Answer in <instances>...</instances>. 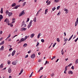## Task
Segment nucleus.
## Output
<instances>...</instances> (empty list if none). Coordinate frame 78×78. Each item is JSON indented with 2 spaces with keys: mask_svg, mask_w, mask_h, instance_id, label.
Returning <instances> with one entry per match:
<instances>
[{
  "mask_svg": "<svg viewBox=\"0 0 78 78\" xmlns=\"http://www.w3.org/2000/svg\"><path fill=\"white\" fill-rule=\"evenodd\" d=\"M27 26L26 24H25V22H24V21H23L22 23V26L21 27H25Z\"/></svg>",
  "mask_w": 78,
  "mask_h": 78,
  "instance_id": "20e7f679",
  "label": "nucleus"
},
{
  "mask_svg": "<svg viewBox=\"0 0 78 78\" xmlns=\"http://www.w3.org/2000/svg\"><path fill=\"white\" fill-rule=\"evenodd\" d=\"M50 3H51V2L49 1L48 2V3L47 4V5H50Z\"/></svg>",
  "mask_w": 78,
  "mask_h": 78,
  "instance_id": "f704fd0d",
  "label": "nucleus"
},
{
  "mask_svg": "<svg viewBox=\"0 0 78 78\" xmlns=\"http://www.w3.org/2000/svg\"><path fill=\"white\" fill-rule=\"evenodd\" d=\"M8 41H11V38H10L8 40Z\"/></svg>",
  "mask_w": 78,
  "mask_h": 78,
  "instance_id": "0e129e2a",
  "label": "nucleus"
},
{
  "mask_svg": "<svg viewBox=\"0 0 78 78\" xmlns=\"http://www.w3.org/2000/svg\"><path fill=\"white\" fill-rule=\"evenodd\" d=\"M9 12L8 11V10H6V11L5 12V14H8L9 13Z\"/></svg>",
  "mask_w": 78,
  "mask_h": 78,
  "instance_id": "72a5a7b5",
  "label": "nucleus"
},
{
  "mask_svg": "<svg viewBox=\"0 0 78 78\" xmlns=\"http://www.w3.org/2000/svg\"><path fill=\"white\" fill-rule=\"evenodd\" d=\"M5 43V41H3L1 43H0V45H3Z\"/></svg>",
  "mask_w": 78,
  "mask_h": 78,
  "instance_id": "a211bd4d",
  "label": "nucleus"
},
{
  "mask_svg": "<svg viewBox=\"0 0 78 78\" xmlns=\"http://www.w3.org/2000/svg\"><path fill=\"white\" fill-rule=\"evenodd\" d=\"M68 41V39L67 38H66L64 41V42H67Z\"/></svg>",
  "mask_w": 78,
  "mask_h": 78,
  "instance_id": "603ef678",
  "label": "nucleus"
},
{
  "mask_svg": "<svg viewBox=\"0 0 78 78\" xmlns=\"http://www.w3.org/2000/svg\"><path fill=\"white\" fill-rule=\"evenodd\" d=\"M31 58L32 59H33V58H35V55L34 54H32L31 56Z\"/></svg>",
  "mask_w": 78,
  "mask_h": 78,
  "instance_id": "1a4fd4ad",
  "label": "nucleus"
},
{
  "mask_svg": "<svg viewBox=\"0 0 78 78\" xmlns=\"http://www.w3.org/2000/svg\"><path fill=\"white\" fill-rule=\"evenodd\" d=\"M67 67H68V66H66L65 67V71H67Z\"/></svg>",
  "mask_w": 78,
  "mask_h": 78,
  "instance_id": "7c9ffc66",
  "label": "nucleus"
},
{
  "mask_svg": "<svg viewBox=\"0 0 78 78\" xmlns=\"http://www.w3.org/2000/svg\"><path fill=\"white\" fill-rule=\"evenodd\" d=\"M71 69L73 70L74 69V66H72V67L71 68Z\"/></svg>",
  "mask_w": 78,
  "mask_h": 78,
  "instance_id": "864d4df0",
  "label": "nucleus"
},
{
  "mask_svg": "<svg viewBox=\"0 0 78 78\" xmlns=\"http://www.w3.org/2000/svg\"><path fill=\"white\" fill-rule=\"evenodd\" d=\"M39 44V43H37V45H36V47H38V45Z\"/></svg>",
  "mask_w": 78,
  "mask_h": 78,
  "instance_id": "6e6d98bb",
  "label": "nucleus"
},
{
  "mask_svg": "<svg viewBox=\"0 0 78 78\" xmlns=\"http://www.w3.org/2000/svg\"><path fill=\"white\" fill-rule=\"evenodd\" d=\"M28 55H27L26 56H25V58H28Z\"/></svg>",
  "mask_w": 78,
  "mask_h": 78,
  "instance_id": "3c124183",
  "label": "nucleus"
},
{
  "mask_svg": "<svg viewBox=\"0 0 78 78\" xmlns=\"http://www.w3.org/2000/svg\"><path fill=\"white\" fill-rule=\"evenodd\" d=\"M55 58H56V56H53L52 58H51V60H53V59H55Z\"/></svg>",
  "mask_w": 78,
  "mask_h": 78,
  "instance_id": "c9c22d12",
  "label": "nucleus"
},
{
  "mask_svg": "<svg viewBox=\"0 0 78 78\" xmlns=\"http://www.w3.org/2000/svg\"><path fill=\"white\" fill-rule=\"evenodd\" d=\"M78 37H77L76 39L74 40L75 42H76L78 41Z\"/></svg>",
  "mask_w": 78,
  "mask_h": 78,
  "instance_id": "a18cd8bd",
  "label": "nucleus"
},
{
  "mask_svg": "<svg viewBox=\"0 0 78 78\" xmlns=\"http://www.w3.org/2000/svg\"><path fill=\"white\" fill-rule=\"evenodd\" d=\"M4 50V47H3V46H2V47L0 49V50Z\"/></svg>",
  "mask_w": 78,
  "mask_h": 78,
  "instance_id": "4be33fe9",
  "label": "nucleus"
},
{
  "mask_svg": "<svg viewBox=\"0 0 78 78\" xmlns=\"http://www.w3.org/2000/svg\"><path fill=\"white\" fill-rule=\"evenodd\" d=\"M29 20H30V18H27V20L26 22L27 23L28 22H29Z\"/></svg>",
  "mask_w": 78,
  "mask_h": 78,
  "instance_id": "8fccbe9b",
  "label": "nucleus"
},
{
  "mask_svg": "<svg viewBox=\"0 0 78 78\" xmlns=\"http://www.w3.org/2000/svg\"><path fill=\"white\" fill-rule=\"evenodd\" d=\"M8 37H11V34H9L8 36Z\"/></svg>",
  "mask_w": 78,
  "mask_h": 78,
  "instance_id": "052dcab7",
  "label": "nucleus"
},
{
  "mask_svg": "<svg viewBox=\"0 0 78 78\" xmlns=\"http://www.w3.org/2000/svg\"><path fill=\"white\" fill-rule=\"evenodd\" d=\"M47 63H48V61H46V62H45V63L44 64V65H45V66L46 65V64H47Z\"/></svg>",
  "mask_w": 78,
  "mask_h": 78,
  "instance_id": "09e8293b",
  "label": "nucleus"
},
{
  "mask_svg": "<svg viewBox=\"0 0 78 78\" xmlns=\"http://www.w3.org/2000/svg\"><path fill=\"white\" fill-rule=\"evenodd\" d=\"M33 21L35 22H36V17H34L33 20Z\"/></svg>",
  "mask_w": 78,
  "mask_h": 78,
  "instance_id": "aec40b11",
  "label": "nucleus"
},
{
  "mask_svg": "<svg viewBox=\"0 0 78 78\" xmlns=\"http://www.w3.org/2000/svg\"><path fill=\"white\" fill-rule=\"evenodd\" d=\"M61 52L62 53V55H64V51H63V49L62 50Z\"/></svg>",
  "mask_w": 78,
  "mask_h": 78,
  "instance_id": "2f4dec72",
  "label": "nucleus"
},
{
  "mask_svg": "<svg viewBox=\"0 0 78 78\" xmlns=\"http://www.w3.org/2000/svg\"><path fill=\"white\" fill-rule=\"evenodd\" d=\"M8 72L9 73H11V72H12V70L11 69V68H9Z\"/></svg>",
  "mask_w": 78,
  "mask_h": 78,
  "instance_id": "9d476101",
  "label": "nucleus"
},
{
  "mask_svg": "<svg viewBox=\"0 0 78 78\" xmlns=\"http://www.w3.org/2000/svg\"><path fill=\"white\" fill-rule=\"evenodd\" d=\"M57 42H59V38H57Z\"/></svg>",
  "mask_w": 78,
  "mask_h": 78,
  "instance_id": "c03bdc74",
  "label": "nucleus"
},
{
  "mask_svg": "<svg viewBox=\"0 0 78 78\" xmlns=\"http://www.w3.org/2000/svg\"><path fill=\"white\" fill-rule=\"evenodd\" d=\"M25 11L24 10H23L21 13H20L19 15V16L20 17V16H23L25 14V13L24 12Z\"/></svg>",
  "mask_w": 78,
  "mask_h": 78,
  "instance_id": "f257e3e1",
  "label": "nucleus"
},
{
  "mask_svg": "<svg viewBox=\"0 0 78 78\" xmlns=\"http://www.w3.org/2000/svg\"><path fill=\"white\" fill-rule=\"evenodd\" d=\"M34 34H32L30 35V37L31 38H33L34 36Z\"/></svg>",
  "mask_w": 78,
  "mask_h": 78,
  "instance_id": "dca6fc26",
  "label": "nucleus"
},
{
  "mask_svg": "<svg viewBox=\"0 0 78 78\" xmlns=\"http://www.w3.org/2000/svg\"><path fill=\"white\" fill-rule=\"evenodd\" d=\"M31 53V51H29L28 52V53Z\"/></svg>",
  "mask_w": 78,
  "mask_h": 78,
  "instance_id": "69168bd1",
  "label": "nucleus"
},
{
  "mask_svg": "<svg viewBox=\"0 0 78 78\" xmlns=\"http://www.w3.org/2000/svg\"><path fill=\"white\" fill-rule=\"evenodd\" d=\"M43 67H41L40 69V70H42V69H43Z\"/></svg>",
  "mask_w": 78,
  "mask_h": 78,
  "instance_id": "338daca9",
  "label": "nucleus"
},
{
  "mask_svg": "<svg viewBox=\"0 0 78 78\" xmlns=\"http://www.w3.org/2000/svg\"><path fill=\"white\" fill-rule=\"evenodd\" d=\"M33 74V72H32L31 73V75H30V76H29V77L30 78V77H31Z\"/></svg>",
  "mask_w": 78,
  "mask_h": 78,
  "instance_id": "473e14b6",
  "label": "nucleus"
},
{
  "mask_svg": "<svg viewBox=\"0 0 78 78\" xmlns=\"http://www.w3.org/2000/svg\"><path fill=\"white\" fill-rule=\"evenodd\" d=\"M27 44L25 43L23 45V47H27Z\"/></svg>",
  "mask_w": 78,
  "mask_h": 78,
  "instance_id": "412c9836",
  "label": "nucleus"
},
{
  "mask_svg": "<svg viewBox=\"0 0 78 78\" xmlns=\"http://www.w3.org/2000/svg\"><path fill=\"white\" fill-rule=\"evenodd\" d=\"M8 14L9 15V17H10V16H12V13L11 12H9Z\"/></svg>",
  "mask_w": 78,
  "mask_h": 78,
  "instance_id": "2eb2a0df",
  "label": "nucleus"
},
{
  "mask_svg": "<svg viewBox=\"0 0 78 78\" xmlns=\"http://www.w3.org/2000/svg\"><path fill=\"white\" fill-rule=\"evenodd\" d=\"M3 33V31H0V34H2Z\"/></svg>",
  "mask_w": 78,
  "mask_h": 78,
  "instance_id": "5fc2aeb1",
  "label": "nucleus"
},
{
  "mask_svg": "<svg viewBox=\"0 0 78 78\" xmlns=\"http://www.w3.org/2000/svg\"><path fill=\"white\" fill-rule=\"evenodd\" d=\"M64 34H65V36H66V33L64 32Z\"/></svg>",
  "mask_w": 78,
  "mask_h": 78,
  "instance_id": "774afa93",
  "label": "nucleus"
},
{
  "mask_svg": "<svg viewBox=\"0 0 78 78\" xmlns=\"http://www.w3.org/2000/svg\"><path fill=\"white\" fill-rule=\"evenodd\" d=\"M78 17L77 19V20L76 21L75 23V27H76L77 26V25H78Z\"/></svg>",
  "mask_w": 78,
  "mask_h": 78,
  "instance_id": "39448f33",
  "label": "nucleus"
},
{
  "mask_svg": "<svg viewBox=\"0 0 78 78\" xmlns=\"http://www.w3.org/2000/svg\"><path fill=\"white\" fill-rule=\"evenodd\" d=\"M11 54H9L8 55V57H10V56H11Z\"/></svg>",
  "mask_w": 78,
  "mask_h": 78,
  "instance_id": "bf43d9fd",
  "label": "nucleus"
},
{
  "mask_svg": "<svg viewBox=\"0 0 78 78\" xmlns=\"http://www.w3.org/2000/svg\"><path fill=\"white\" fill-rule=\"evenodd\" d=\"M26 30H27V28H25L24 27H23L21 28V31H26Z\"/></svg>",
  "mask_w": 78,
  "mask_h": 78,
  "instance_id": "6e6552de",
  "label": "nucleus"
},
{
  "mask_svg": "<svg viewBox=\"0 0 78 78\" xmlns=\"http://www.w3.org/2000/svg\"><path fill=\"white\" fill-rule=\"evenodd\" d=\"M6 22L7 23H9V20L8 18H6L4 21V22Z\"/></svg>",
  "mask_w": 78,
  "mask_h": 78,
  "instance_id": "0eeeda50",
  "label": "nucleus"
},
{
  "mask_svg": "<svg viewBox=\"0 0 78 78\" xmlns=\"http://www.w3.org/2000/svg\"><path fill=\"white\" fill-rule=\"evenodd\" d=\"M56 43H55L53 44V48H54V47H55V46L56 45Z\"/></svg>",
  "mask_w": 78,
  "mask_h": 78,
  "instance_id": "c85d7f7f",
  "label": "nucleus"
},
{
  "mask_svg": "<svg viewBox=\"0 0 78 78\" xmlns=\"http://www.w3.org/2000/svg\"><path fill=\"white\" fill-rule=\"evenodd\" d=\"M0 12L1 14H3V8H1Z\"/></svg>",
  "mask_w": 78,
  "mask_h": 78,
  "instance_id": "b1692460",
  "label": "nucleus"
},
{
  "mask_svg": "<svg viewBox=\"0 0 78 78\" xmlns=\"http://www.w3.org/2000/svg\"><path fill=\"white\" fill-rule=\"evenodd\" d=\"M25 41V38H22L21 40L19 42H18L17 44H20V43H21L22 42H24Z\"/></svg>",
  "mask_w": 78,
  "mask_h": 78,
  "instance_id": "7ed1b4c3",
  "label": "nucleus"
},
{
  "mask_svg": "<svg viewBox=\"0 0 78 78\" xmlns=\"http://www.w3.org/2000/svg\"><path fill=\"white\" fill-rule=\"evenodd\" d=\"M41 35H42V34H41V33H39V34H38L37 35V38L39 39V37H40V36H41Z\"/></svg>",
  "mask_w": 78,
  "mask_h": 78,
  "instance_id": "ddd939ff",
  "label": "nucleus"
},
{
  "mask_svg": "<svg viewBox=\"0 0 78 78\" xmlns=\"http://www.w3.org/2000/svg\"><path fill=\"white\" fill-rule=\"evenodd\" d=\"M56 9V7H54V8H53L52 9V11H54V10H55V9Z\"/></svg>",
  "mask_w": 78,
  "mask_h": 78,
  "instance_id": "58836bf2",
  "label": "nucleus"
},
{
  "mask_svg": "<svg viewBox=\"0 0 78 78\" xmlns=\"http://www.w3.org/2000/svg\"><path fill=\"white\" fill-rule=\"evenodd\" d=\"M17 61H13L12 63V64L13 65H16L17 64Z\"/></svg>",
  "mask_w": 78,
  "mask_h": 78,
  "instance_id": "423d86ee",
  "label": "nucleus"
},
{
  "mask_svg": "<svg viewBox=\"0 0 78 78\" xmlns=\"http://www.w3.org/2000/svg\"><path fill=\"white\" fill-rule=\"evenodd\" d=\"M54 75H55V74L54 73H53L51 75V76L52 77V76H53Z\"/></svg>",
  "mask_w": 78,
  "mask_h": 78,
  "instance_id": "49530a36",
  "label": "nucleus"
},
{
  "mask_svg": "<svg viewBox=\"0 0 78 78\" xmlns=\"http://www.w3.org/2000/svg\"><path fill=\"white\" fill-rule=\"evenodd\" d=\"M78 59H77L76 61V64H78Z\"/></svg>",
  "mask_w": 78,
  "mask_h": 78,
  "instance_id": "a19ab883",
  "label": "nucleus"
},
{
  "mask_svg": "<svg viewBox=\"0 0 78 78\" xmlns=\"http://www.w3.org/2000/svg\"><path fill=\"white\" fill-rule=\"evenodd\" d=\"M41 42H42L43 43L44 42L45 40L44 39H42L41 40Z\"/></svg>",
  "mask_w": 78,
  "mask_h": 78,
  "instance_id": "cd10ccee",
  "label": "nucleus"
},
{
  "mask_svg": "<svg viewBox=\"0 0 78 78\" xmlns=\"http://www.w3.org/2000/svg\"><path fill=\"white\" fill-rule=\"evenodd\" d=\"M32 22H33V21L32 20H31L29 23V24L28 26H27V28H30V27H31V25H32Z\"/></svg>",
  "mask_w": 78,
  "mask_h": 78,
  "instance_id": "f03ea898",
  "label": "nucleus"
},
{
  "mask_svg": "<svg viewBox=\"0 0 78 78\" xmlns=\"http://www.w3.org/2000/svg\"><path fill=\"white\" fill-rule=\"evenodd\" d=\"M68 59V58H67L66 59V58L65 59V60L66 61H67Z\"/></svg>",
  "mask_w": 78,
  "mask_h": 78,
  "instance_id": "680f3d73",
  "label": "nucleus"
},
{
  "mask_svg": "<svg viewBox=\"0 0 78 78\" xmlns=\"http://www.w3.org/2000/svg\"><path fill=\"white\" fill-rule=\"evenodd\" d=\"M67 43V42H65L63 44V45H66V44Z\"/></svg>",
  "mask_w": 78,
  "mask_h": 78,
  "instance_id": "e2e57ef3",
  "label": "nucleus"
},
{
  "mask_svg": "<svg viewBox=\"0 0 78 78\" xmlns=\"http://www.w3.org/2000/svg\"><path fill=\"white\" fill-rule=\"evenodd\" d=\"M23 69H21V70L20 71V73H21L23 72Z\"/></svg>",
  "mask_w": 78,
  "mask_h": 78,
  "instance_id": "de8ad7c7",
  "label": "nucleus"
},
{
  "mask_svg": "<svg viewBox=\"0 0 78 78\" xmlns=\"http://www.w3.org/2000/svg\"><path fill=\"white\" fill-rule=\"evenodd\" d=\"M61 14V12L59 11V12L58 13V14H57V15L58 16H59L60 15V14Z\"/></svg>",
  "mask_w": 78,
  "mask_h": 78,
  "instance_id": "e433bc0d",
  "label": "nucleus"
},
{
  "mask_svg": "<svg viewBox=\"0 0 78 78\" xmlns=\"http://www.w3.org/2000/svg\"><path fill=\"white\" fill-rule=\"evenodd\" d=\"M3 16H2V15H0V19L1 20H2V19H3Z\"/></svg>",
  "mask_w": 78,
  "mask_h": 78,
  "instance_id": "a878e982",
  "label": "nucleus"
},
{
  "mask_svg": "<svg viewBox=\"0 0 78 78\" xmlns=\"http://www.w3.org/2000/svg\"><path fill=\"white\" fill-rule=\"evenodd\" d=\"M16 5V4L15 3H14L12 5V7H14V6H15Z\"/></svg>",
  "mask_w": 78,
  "mask_h": 78,
  "instance_id": "5701e85b",
  "label": "nucleus"
},
{
  "mask_svg": "<svg viewBox=\"0 0 78 78\" xmlns=\"http://www.w3.org/2000/svg\"><path fill=\"white\" fill-rule=\"evenodd\" d=\"M28 39V37H27V36H26L25 37V38H24L25 41H26V39Z\"/></svg>",
  "mask_w": 78,
  "mask_h": 78,
  "instance_id": "79ce46f5",
  "label": "nucleus"
},
{
  "mask_svg": "<svg viewBox=\"0 0 78 78\" xmlns=\"http://www.w3.org/2000/svg\"><path fill=\"white\" fill-rule=\"evenodd\" d=\"M41 61V59H39L38 60V62H40Z\"/></svg>",
  "mask_w": 78,
  "mask_h": 78,
  "instance_id": "13d9d810",
  "label": "nucleus"
},
{
  "mask_svg": "<svg viewBox=\"0 0 78 78\" xmlns=\"http://www.w3.org/2000/svg\"><path fill=\"white\" fill-rule=\"evenodd\" d=\"M17 8H18L17 7V6H15L14 7V9H17Z\"/></svg>",
  "mask_w": 78,
  "mask_h": 78,
  "instance_id": "4d7b16f0",
  "label": "nucleus"
},
{
  "mask_svg": "<svg viewBox=\"0 0 78 78\" xmlns=\"http://www.w3.org/2000/svg\"><path fill=\"white\" fill-rule=\"evenodd\" d=\"M47 12H48V9H46L45 10V13H44V14H47Z\"/></svg>",
  "mask_w": 78,
  "mask_h": 78,
  "instance_id": "6ab92c4d",
  "label": "nucleus"
},
{
  "mask_svg": "<svg viewBox=\"0 0 78 78\" xmlns=\"http://www.w3.org/2000/svg\"><path fill=\"white\" fill-rule=\"evenodd\" d=\"M3 64H1L0 66V69H2V68H3Z\"/></svg>",
  "mask_w": 78,
  "mask_h": 78,
  "instance_id": "bb28decb",
  "label": "nucleus"
},
{
  "mask_svg": "<svg viewBox=\"0 0 78 78\" xmlns=\"http://www.w3.org/2000/svg\"><path fill=\"white\" fill-rule=\"evenodd\" d=\"M64 11H66L65 13L66 14H67V13H68V12H69V10H68V9H64Z\"/></svg>",
  "mask_w": 78,
  "mask_h": 78,
  "instance_id": "f8f14e48",
  "label": "nucleus"
},
{
  "mask_svg": "<svg viewBox=\"0 0 78 78\" xmlns=\"http://www.w3.org/2000/svg\"><path fill=\"white\" fill-rule=\"evenodd\" d=\"M16 53V51L14 50L12 53V56H14V55H15V53Z\"/></svg>",
  "mask_w": 78,
  "mask_h": 78,
  "instance_id": "9b49d317",
  "label": "nucleus"
},
{
  "mask_svg": "<svg viewBox=\"0 0 78 78\" xmlns=\"http://www.w3.org/2000/svg\"><path fill=\"white\" fill-rule=\"evenodd\" d=\"M7 64H9H9H11V62H10V61L8 60L7 61Z\"/></svg>",
  "mask_w": 78,
  "mask_h": 78,
  "instance_id": "393cba45",
  "label": "nucleus"
},
{
  "mask_svg": "<svg viewBox=\"0 0 78 78\" xmlns=\"http://www.w3.org/2000/svg\"><path fill=\"white\" fill-rule=\"evenodd\" d=\"M68 73L69 74H71L72 75L73 74V72L72 71H68Z\"/></svg>",
  "mask_w": 78,
  "mask_h": 78,
  "instance_id": "4468645a",
  "label": "nucleus"
},
{
  "mask_svg": "<svg viewBox=\"0 0 78 78\" xmlns=\"http://www.w3.org/2000/svg\"><path fill=\"white\" fill-rule=\"evenodd\" d=\"M26 2H24L23 3V6H25V5H26Z\"/></svg>",
  "mask_w": 78,
  "mask_h": 78,
  "instance_id": "c756f323",
  "label": "nucleus"
},
{
  "mask_svg": "<svg viewBox=\"0 0 78 78\" xmlns=\"http://www.w3.org/2000/svg\"><path fill=\"white\" fill-rule=\"evenodd\" d=\"M59 2V0H55V3H58Z\"/></svg>",
  "mask_w": 78,
  "mask_h": 78,
  "instance_id": "ea45409f",
  "label": "nucleus"
},
{
  "mask_svg": "<svg viewBox=\"0 0 78 78\" xmlns=\"http://www.w3.org/2000/svg\"><path fill=\"white\" fill-rule=\"evenodd\" d=\"M39 11H38L36 15V16H38V14H39Z\"/></svg>",
  "mask_w": 78,
  "mask_h": 78,
  "instance_id": "37998d69",
  "label": "nucleus"
},
{
  "mask_svg": "<svg viewBox=\"0 0 78 78\" xmlns=\"http://www.w3.org/2000/svg\"><path fill=\"white\" fill-rule=\"evenodd\" d=\"M60 7H61V6H58L57 7V9L58 10V9H59V8H60Z\"/></svg>",
  "mask_w": 78,
  "mask_h": 78,
  "instance_id": "4c0bfd02",
  "label": "nucleus"
},
{
  "mask_svg": "<svg viewBox=\"0 0 78 78\" xmlns=\"http://www.w3.org/2000/svg\"><path fill=\"white\" fill-rule=\"evenodd\" d=\"M73 34L69 38V40H68V41H70L71 40V39H72V37H73Z\"/></svg>",
  "mask_w": 78,
  "mask_h": 78,
  "instance_id": "f3484780",
  "label": "nucleus"
}]
</instances>
